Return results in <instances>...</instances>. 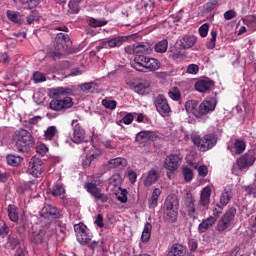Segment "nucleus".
I'll return each mask as SVG.
<instances>
[{"label": "nucleus", "mask_w": 256, "mask_h": 256, "mask_svg": "<svg viewBox=\"0 0 256 256\" xmlns=\"http://www.w3.org/2000/svg\"><path fill=\"white\" fill-rule=\"evenodd\" d=\"M13 141L18 152L27 153L35 145L34 136L26 129L16 130Z\"/></svg>", "instance_id": "1"}, {"label": "nucleus", "mask_w": 256, "mask_h": 256, "mask_svg": "<svg viewBox=\"0 0 256 256\" xmlns=\"http://www.w3.org/2000/svg\"><path fill=\"white\" fill-rule=\"evenodd\" d=\"M133 69H136L138 72H154L157 71L160 67V62L157 59L149 58L145 55H136L134 56V61L130 63Z\"/></svg>", "instance_id": "2"}, {"label": "nucleus", "mask_w": 256, "mask_h": 256, "mask_svg": "<svg viewBox=\"0 0 256 256\" xmlns=\"http://www.w3.org/2000/svg\"><path fill=\"white\" fill-rule=\"evenodd\" d=\"M71 46V41L69 39V35L59 33L57 34L54 41V52L53 57H61V55L65 54V52L69 51Z\"/></svg>", "instance_id": "3"}, {"label": "nucleus", "mask_w": 256, "mask_h": 256, "mask_svg": "<svg viewBox=\"0 0 256 256\" xmlns=\"http://www.w3.org/2000/svg\"><path fill=\"white\" fill-rule=\"evenodd\" d=\"M192 142L200 151L206 152L217 144V136L215 134H207L204 138L195 135L192 136Z\"/></svg>", "instance_id": "4"}, {"label": "nucleus", "mask_w": 256, "mask_h": 256, "mask_svg": "<svg viewBox=\"0 0 256 256\" xmlns=\"http://www.w3.org/2000/svg\"><path fill=\"white\" fill-rule=\"evenodd\" d=\"M154 105L156 111L162 117H168L171 113V107L169 105L168 99L163 94H159L155 97Z\"/></svg>", "instance_id": "5"}, {"label": "nucleus", "mask_w": 256, "mask_h": 256, "mask_svg": "<svg viewBox=\"0 0 256 256\" xmlns=\"http://www.w3.org/2000/svg\"><path fill=\"white\" fill-rule=\"evenodd\" d=\"M126 52L129 54H134V57L137 55H145L152 52L151 44L149 43H136L125 48Z\"/></svg>", "instance_id": "6"}, {"label": "nucleus", "mask_w": 256, "mask_h": 256, "mask_svg": "<svg viewBox=\"0 0 256 256\" xmlns=\"http://www.w3.org/2000/svg\"><path fill=\"white\" fill-rule=\"evenodd\" d=\"M130 89L138 95H148L150 93V83L146 80L136 79L129 83Z\"/></svg>", "instance_id": "7"}, {"label": "nucleus", "mask_w": 256, "mask_h": 256, "mask_svg": "<svg viewBox=\"0 0 256 256\" xmlns=\"http://www.w3.org/2000/svg\"><path fill=\"white\" fill-rule=\"evenodd\" d=\"M28 174L38 178L43 173V161L37 156L30 159L27 169Z\"/></svg>", "instance_id": "8"}, {"label": "nucleus", "mask_w": 256, "mask_h": 256, "mask_svg": "<svg viewBox=\"0 0 256 256\" xmlns=\"http://www.w3.org/2000/svg\"><path fill=\"white\" fill-rule=\"evenodd\" d=\"M73 106L71 97H65L64 99H53L51 100L49 107L53 111H62L69 109Z\"/></svg>", "instance_id": "9"}, {"label": "nucleus", "mask_w": 256, "mask_h": 256, "mask_svg": "<svg viewBox=\"0 0 256 256\" xmlns=\"http://www.w3.org/2000/svg\"><path fill=\"white\" fill-rule=\"evenodd\" d=\"M184 204L187 207L189 217L196 219L199 215V211L195 207V198L191 192H186L184 195Z\"/></svg>", "instance_id": "10"}, {"label": "nucleus", "mask_w": 256, "mask_h": 256, "mask_svg": "<svg viewBox=\"0 0 256 256\" xmlns=\"http://www.w3.org/2000/svg\"><path fill=\"white\" fill-rule=\"evenodd\" d=\"M256 161V157L253 152H248L237 160L236 166L239 170H248L254 162Z\"/></svg>", "instance_id": "11"}, {"label": "nucleus", "mask_w": 256, "mask_h": 256, "mask_svg": "<svg viewBox=\"0 0 256 256\" xmlns=\"http://www.w3.org/2000/svg\"><path fill=\"white\" fill-rule=\"evenodd\" d=\"M216 107H217V99L206 98L199 105L201 117L206 116L209 113H212L213 111H215Z\"/></svg>", "instance_id": "12"}, {"label": "nucleus", "mask_w": 256, "mask_h": 256, "mask_svg": "<svg viewBox=\"0 0 256 256\" xmlns=\"http://www.w3.org/2000/svg\"><path fill=\"white\" fill-rule=\"evenodd\" d=\"M84 188L95 198L96 201L100 200L102 203L108 201V196L102 193L95 183H86Z\"/></svg>", "instance_id": "13"}, {"label": "nucleus", "mask_w": 256, "mask_h": 256, "mask_svg": "<svg viewBox=\"0 0 256 256\" xmlns=\"http://www.w3.org/2000/svg\"><path fill=\"white\" fill-rule=\"evenodd\" d=\"M236 210L231 208L229 209L218 222V231L223 232L228 229L231 221H233L235 217Z\"/></svg>", "instance_id": "14"}, {"label": "nucleus", "mask_w": 256, "mask_h": 256, "mask_svg": "<svg viewBox=\"0 0 256 256\" xmlns=\"http://www.w3.org/2000/svg\"><path fill=\"white\" fill-rule=\"evenodd\" d=\"M181 164V158L178 155H169L165 158L163 167L171 173L178 170Z\"/></svg>", "instance_id": "15"}, {"label": "nucleus", "mask_w": 256, "mask_h": 256, "mask_svg": "<svg viewBox=\"0 0 256 256\" xmlns=\"http://www.w3.org/2000/svg\"><path fill=\"white\" fill-rule=\"evenodd\" d=\"M185 110L189 118H201L200 105L195 100H188L185 103Z\"/></svg>", "instance_id": "16"}, {"label": "nucleus", "mask_w": 256, "mask_h": 256, "mask_svg": "<svg viewBox=\"0 0 256 256\" xmlns=\"http://www.w3.org/2000/svg\"><path fill=\"white\" fill-rule=\"evenodd\" d=\"M101 155V151L96 148V146H91V148L87 151L86 158L82 162V166L86 169L90 167L91 163L98 159Z\"/></svg>", "instance_id": "17"}, {"label": "nucleus", "mask_w": 256, "mask_h": 256, "mask_svg": "<svg viewBox=\"0 0 256 256\" xmlns=\"http://www.w3.org/2000/svg\"><path fill=\"white\" fill-rule=\"evenodd\" d=\"M72 142L76 144H81L86 141V132L80 126V124H76L73 130V136L71 138Z\"/></svg>", "instance_id": "18"}, {"label": "nucleus", "mask_w": 256, "mask_h": 256, "mask_svg": "<svg viewBox=\"0 0 256 256\" xmlns=\"http://www.w3.org/2000/svg\"><path fill=\"white\" fill-rule=\"evenodd\" d=\"M41 217L49 220L57 219L59 217V211L51 205H45L41 210Z\"/></svg>", "instance_id": "19"}, {"label": "nucleus", "mask_w": 256, "mask_h": 256, "mask_svg": "<svg viewBox=\"0 0 256 256\" xmlns=\"http://www.w3.org/2000/svg\"><path fill=\"white\" fill-rule=\"evenodd\" d=\"M215 223H217V217L209 216L199 224L198 232L206 233L207 230L211 229L215 225Z\"/></svg>", "instance_id": "20"}, {"label": "nucleus", "mask_w": 256, "mask_h": 256, "mask_svg": "<svg viewBox=\"0 0 256 256\" xmlns=\"http://www.w3.org/2000/svg\"><path fill=\"white\" fill-rule=\"evenodd\" d=\"M211 88H213V81L209 79L199 80L195 83V89L200 93H207L211 91Z\"/></svg>", "instance_id": "21"}, {"label": "nucleus", "mask_w": 256, "mask_h": 256, "mask_svg": "<svg viewBox=\"0 0 256 256\" xmlns=\"http://www.w3.org/2000/svg\"><path fill=\"white\" fill-rule=\"evenodd\" d=\"M211 200V187L206 186L200 193L199 205L207 208Z\"/></svg>", "instance_id": "22"}, {"label": "nucleus", "mask_w": 256, "mask_h": 256, "mask_svg": "<svg viewBox=\"0 0 256 256\" xmlns=\"http://www.w3.org/2000/svg\"><path fill=\"white\" fill-rule=\"evenodd\" d=\"M127 165H128L127 160L119 157V158L111 159L110 161H108V163L106 164V167L108 169H114V168L123 169Z\"/></svg>", "instance_id": "23"}, {"label": "nucleus", "mask_w": 256, "mask_h": 256, "mask_svg": "<svg viewBox=\"0 0 256 256\" xmlns=\"http://www.w3.org/2000/svg\"><path fill=\"white\" fill-rule=\"evenodd\" d=\"M186 255V247L182 244H173L169 251L167 256H185Z\"/></svg>", "instance_id": "24"}, {"label": "nucleus", "mask_w": 256, "mask_h": 256, "mask_svg": "<svg viewBox=\"0 0 256 256\" xmlns=\"http://www.w3.org/2000/svg\"><path fill=\"white\" fill-rule=\"evenodd\" d=\"M161 194H162V191L159 188H155L152 191V194H151L150 198L148 199V208L154 209L158 206V202H159V198H160Z\"/></svg>", "instance_id": "25"}, {"label": "nucleus", "mask_w": 256, "mask_h": 256, "mask_svg": "<svg viewBox=\"0 0 256 256\" xmlns=\"http://www.w3.org/2000/svg\"><path fill=\"white\" fill-rule=\"evenodd\" d=\"M6 16H7L8 20H10L11 22H13L15 24H18V25L23 24L24 21H25V16L24 15H21V13L14 12V11H11V10H8L6 12Z\"/></svg>", "instance_id": "26"}, {"label": "nucleus", "mask_w": 256, "mask_h": 256, "mask_svg": "<svg viewBox=\"0 0 256 256\" xmlns=\"http://www.w3.org/2000/svg\"><path fill=\"white\" fill-rule=\"evenodd\" d=\"M164 205H165V210L167 211L178 210L179 208L177 197L174 195L167 196Z\"/></svg>", "instance_id": "27"}, {"label": "nucleus", "mask_w": 256, "mask_h": 256, "mask_svg": "<svg viewBox=\"0 0 256 256\" xmlns=\"http://www.w3.org/2000/svg\"><path fill=\"white\" fill-rule=\"evenodd\" d=\"M155 137V134L153 131H140L138 134H136V141L140 143H145L147 141L153 140Z\"/></svg>", "instance_id": "28"}, {"label": "nucleus", "mask_w": 256, "mask_h": 256, "mask_svg": "<svg viewBox=\"0 0 256 256\" xmlns=\"http://www.w3.org/2000/svg\"><path fill=\"white\" fill-rule=\"evenodd\" d=\"M152 229H153V226H152L151 222H146L144 224V229L142 230V236L140 238L142 243L146 244L150 241Z\"/></svg>", "instance_id": "29"}, {"label": "nucleus", "mask_w": 256, "mask_h": 256, "mask_svg": "<svg viewBox=\"0 0 256 256\" xmlns=\"http://www.w3.org/2000/svg\"><path fill=\"white\" fill-rule=\"evenodd\" d=\"M197 42V38L194 35H187L180 39V46L184 49L193 47Z\"/></svg>", "instance_id": "30"}, {"label": "nucleus", "mask_w": 256, "mask_h": 256, "mask_svg": "<svg viewBox=\"0 0 256 256\" xmlns=\"http://www.w3.org/2000/svg\"><path fill=\"white\" fill-rule=\"evenodd\" d=\"M159 179V175L155 170L148 171L145 179H144V186L149 187Z\"/></svg>", "instance_id": "31"}, {"label": "nucleus", "mask_w": 256, "mask_h": 256, "mask_svg": "<svg viewBox=\"0 0 256 256\" xmlns=\"http://www.w3.org/2000/svg\"><path fill=\"white\" fill-rule=\"evenodd\" d=\"M7 213L10 221L18 223L19 221V209L15 205H8Z\"/></svg>", "instance_id": "32"}, {"label": "nucleus", "mask_w": 256, "mask_h": 256, "mask_svg": "<svg viewBox=\"0 0 256 256\" xmlns=\"http://www.w3.org/2000/svg\"><path fill=\"white\" fill-rule=\"evenodd\" d=\"M71 93V89L67 87H58V88H53L50 91V94L53 98H61L65 95H69Z\"/></svg>", "instance_id": "33"}, {"label": "nucleus", "mask_w": 256, "mask_h": 256, "mask_svg": "<svg viewBox=\"0 0 256 256\" xmlns=\"http://www.w3.org/2000/svg\"><path fill=\"white\" fill-rule=\"evenodd\" d=\"M77 237V241L81 244V245H87L90 243L91 239H92V234L90 233V231H86L82 234H78L76 235Z\"/></svg>", "instance_id": "34"}, {"label": "nucleus", "mask_w": 256, "mask_h": 256, "mask_svg": "<svg viewBox=\"0 0 256 256\" xmlns=\"http://www.w3.org/2000/svg\"><path fill=\"white\" fill-rule=\"evenodd\" d=\"M6 161H7L8 165L17 167L22 163L23 158L21 156H17V155H8L6 157Z\"/></svg>", "instance_id": "35"}, {"label": "nucleus", "mask_w": 256, "mask_h": 256, "mask_svg": "<svg viewBox=\"0 0 256 256\" xmlns=\"http://www.w3.org/2000/svg\"><path fill=\"white\" fill-rule=\"evenodd\" d=\"M107 41L109 48H115L120 47L123 44L124 38L121 36H113L109 38Z\"/></svg>", "instance_id": "36"}, {"label": "nucleus", "mask_w": 256, "mask_h": 256, "mask_svg": "<svg viewBox=\"0 0 256 256\" xmlns=\"http://www.w3.org/2000/svg\"><path fill=\"white\" fill-rule=\"evenodd\" d=\"M178 217V210H165L164 219L169 223H174Z\"/></svg>", "instance_id": "37"}, {"label": "nucleus", "mask_w": 256, "mask_h": 256, "mask_svg": "<svg viewBox=\"0 0 256 256\" xmlns=\"http://www.w3.org/2000/svg\"><path fill=\"white\" fill-rule=\"evenodd\" d=\"M168 45H169L168 40L163 39L155 44L154 50L155 52H158V53H165L168 49Z\"/></svg>", "instance_id": "38"}, {"label": "nucleus", "mask_w": 256, "mask_h": 256, "mask_svg": "<svg viewBox=\"0 0 256 256\" xmlns=\"http://www.w3.org/2000/svg\"><path fill=\"white\" fill-rule=\"evenodd\" d=\"M30 242L33 244H40L43 241V232L42 231H33L30 234Z\"/></svg>", "instance_id": "39"}, {"label": "nucleus", "mask_w": 256, "mask_h": 256, "mask_svg": "<svg viewBox=\"0 0 256 256\" xmlns=\"http://www.w3.org/2000/svg\"><path fill=\"white\" fill-rule=\"evenodd\" d=\"M187 163L191 165L194 169H196L198 171L199 176L201 177H206L207 174L209 173V169L205 165L199 166L198 164H194L190 161H188Z\"/></svg>", "instance_id": "40"}, {"label": "nucleus", "mask_w": 256, "mask_h": 256, "mask_svg": "<svg viewBox=\"0 0 256 256\" xmlns=\"http://www.w3.org/2000/svg\"><path fill=\"white\" fill-rule=\"evenodd\" d=\"M57 135V127L52 125L49 126L46 130H45V134H44V138L47 141H51L54 139V136Z\"/></svg>", "instance_id": "41"}, {"label": "nucleus", "mask_w": 256, "mask_h": 256, "mask_svg": "<svg viewBox=\"0 0 256 256\" xmlns=\"http://www.w3.org/2000/svg\"><path fill=\"white\" fill-rule=\"evenodd\" d=\"M243 23L250 29L251 32L256 31V17L250 16L244 18Z\"/></svg>", "instance_id": "42"}, {"label": "nucleus", "mask_w": 256, "mask_h": 256, "mask_svg": "<svg viewBox=\"0 0 256 256\" xmlns=\"http://www.w3.org/2000/svg\"><path fill=\"white\" fill-rule=\"evenodd\" d=\"M88 24H89L91 27L98 28V27L105 26V25L107 24V21L104 20V19H94V18H90V19L88 20Z\"/></svg>", "instance_id": "43"}, {"label": "nucleus", "mask_w": 256, "mask_h": 256, "mask_svg": "<svg viewBox=\"0 0 256 256\" xmlns=\"http://www.w3.org/2000/svg\"><path fill=\"white\" fill-rule=\"evenodd\" d=\"M168 97L173 101H179L181 99V92L178 87H174L168 92Z\"/></svg>", "instance_id": "44"}, {"label": "nucleus", "mask_w": 256, "mask_h": 256, "mask_svg": "<svg viewBox=\"0 0 256 256\" xmlns=\"http://www.w3.org/2000/svg\"><path fill=\"white\" fill-rule=\"evenodd\" d=\"M210 40L209 42L207 43V48L208 49H213L215 48V44L217 42V30L213 29L210 33Z\"/></svg>", "instance_id": "45"}, {"label": "nucleus", "mask_w": 256, "mask_h": 256, "mask_svg": "<svg viewBox=\"0 0 256 256\" xmlns=\"http://www.w3.org/2000/svg\"><path fill=\"white\" fill-rule=\"evenodd\" d=\"M20 241L16 236H9L6 243L7 248L15 249L19 245Z\"/></svg>", "instance_id": "46"}, {"label": "nucleus", "mask_w": 256, "mask_h": 256, "mask_svg": "<svg viewBox=\"0 0 256 256\" xmlns=\"http://www.w3.org/2000/svg\"><path fill=\"white\" fill-rule=\"evenodd\" d=\"M183 176H184V180L187 182H190L193 180L194 178V173L193 170L188 168V167H184L182 170Z\"/></svg>", "instance_id": "47"}, {"label": "nucleus", "mask_w": 256, "mask_h": 256, "mask_svg": "<svg viewBox=\"0 0 256 256\" xmlns=\"http://www.w3.org/2000/svg\"><path fill=\"white\" fill-rule=\"evenodd\" d=\"M234 148H235L236 154H241L244 152L246 148V144L245 142H243V140H236V142L234 143Z\"/></svg>", "instance_id": "48"}, {"label": "nucleus", "mask_w": 256, "mask_h": 256, "mask_svg": "<svg viewBox=\"0 0 256 256\" xmlns=\"http://www.w3.org/2000/svg\"><path fill=\"white\" fill-rule=\"evenodd\" d=\"M74 231L76 236L81 235L89 231V229L84 225L83 223L75 224L74 225Z\"/></svg>", "instance_id": "49"}, {"label": "nucleus", "mask_w": 256, "mask_h": 256, "mask_svg": "<svg viewBox=\"0 0 256 256\" xmlns=\"http://www.w3.org/2000/svg\"><path fill=\"white\" fill-rule=\"evenodd\" d=\"M36 152L41 156H45L49 152V147L47 146V144H43V143L37 144Z\"/></svg>", "instance_id": "50"}, {"label": "nucleus", "mask_w": 256, "mask_h": 256, "mask_svg": "<svg viewBox=\"0 0 256 256\" xmlns=\"http://www.w3.org/2000/svg\"><path fill=\"white\" fill-rule=\"evenodd\" d=\"M102 105L106 109L114 110L117 107V102L115 100L103 99L102 100Z\"/></svg>", "instance_id": "51"}, {"label": "nucleus", "mask_w": 256, "mask_h": 256, "mask_svg": "<svg viewBox=\"0 0 256 256\" xmlns=\"http://www.w3.org/2000/svg\"><path fill=\"white\" fill-rule=\"evenodd\" d=\"M65 193V187L63 184H56L53 188L52 194L54 196H60Z\"/></svg>", "instance_id": "52"}, {"label": "nucleus", "mask_w": 256, "mask_h": 256, "mask_svg": "<svg viewBox=\"0 0 256 256\" xmlns=\"http://www.w3.org/2000/svg\"><path fill=\"white\" fill-rule=\"evenodd\" d=\"M82 0H71L68 4V7L73 13H78L79 7L78 5L81 3Z\"/></svg>", "instance_id": "53"}, {"label": "nucleus", "mask_w": 256, "mask_h": 256, "mask_svg": "<svg viewBox=\"0 0 256 256\" xmlns=\"http://www.w3.org/2000/svg\"><path fill=\"white\" fill-rule=\"evenodd\" d=\"M33 80L35 83L40 84L46 81V77L41 72H35L33 74Z\"/></svg>", "instance_id": "54"}, {"label": "nucleus", "mask_w": 256, "mask_h": 256, "mask_svg": "<svg viewBox=\"0 0 256 256\" xmlns=\"http://www.w3.org/2000/svg\"><path fill=\"white\" fill-rule=\"evenodd\" d=\"M127 190L126 189H121L120 188V193L116 194L117 195V199L121 202V203H126L128 201L127 198Z\"/></svg>", "instance_id": "55"}, {"label": "nucleus", "mask_w": 256, "mask_h": 256, "mask_svg": "<svg viewBox=\"0 0 256 256\" xmlns=\"http://www.w3.org/2000/svg\"><path fill=\"white\" fill-rule=\"evenodd\" d=\"M230 198H231L230 192H229V191H225V192H223V193L221 194V196H220V203H221L223 206H225V205H227V204L229 203Z\"/></svg>", "instance_id": "56"}, {"label": "nucleus", "mask_w": 256, "mask_h": 256, "mask_svg": "<svg viewBox=\"0 0 256 256\" xmlns=\"http://www.w3.org/2000/svg\"><path fill=\"white\" fill-rule=\"evenodd\" d=\"M186 72L190 75H197L199 73V66L197 64H190Z\"/></svg>", "instance_id": "57"}, {"label": "nucleus", "mask_w": 256, "mask_h": 256, "mask_svg": "<svg viewBox=\"0 0 256 256\" xmlns=\"http://www.w3.org/2000/svg\"><path fill=\"white\" fill-rule=\"evenodd\" d=\"M199 34L202 38L207 37V34H209V24L205 23L201 25L199 28Z\"/></svg>", "instance_id": "58"}, {"label": "nucleus", "mask_w": 256, "mask_h": 256, "mask_svg": "<svg viewBox=\"0 0 256 256\" xmlns=\"http://www.w3.org/2000/svg\"><path fill=\"white\" fill-rule=\"evenodd\" d=\"M20 2L24 5L27 4L29 9H32V8L37 7L39 5L38 0H20Z\"/></svg>", "instance_id": "59"}, {"label": "nucleus", "mask_w": 256, "mask_h": 256, "mask_svg": "<svg viewBox=\"0 0 256 256\" xmlns=\"http://www.w3.org/2000/svg\"><path fill=\"white\" fill-rule=\"evenodd\" d=\"M134 120V115L133 113H127L123 119H122V123H124L125 125H130Z\"/></svg>", "instance_id": "60"}, {"label": "nucleus", "mask_w": 256, "mask_h": 256, "mask_svg": "<svg viewBox=\"0 0 256 256\" xmlns=\"http://www.w3.org/2000/svg\"><path fill=\"white\" fill-rule=\"evenodd\" d=\"M38 20H39V17L37 16V12L32 11L31 14L29 15V17L27 18V23L32 24Z\"/></svg>", "instance_id": "61"}, {"label": "nucleus", "mask_w": 256, "mask_h": 256, "mask_svg": "<svg viewBox=\"0 0 256 256\" xmlns=\"http://www.w3.org/2000/svg\"><path fill=\"white\" fill-rule=\"evenodd\" d=\"M128 178L130 183L134 184L137 181V174L133 170L128 171Z\"/></svg>", "instance_id": "62"}, {"label": "nucleus", "mask_w": 256, "mask_h": 256, "mask_svg": "<svg viewBox=\"0 0 256 256\" xmlns=\"http://www.w3.org/2000/svg\"><path fill=\"white\" fill-rule=\"evenodd\" d=\"M235 16H236V13H235V11H233V10H229V11H227V12L224 13V18H225V20H231V19H233Z\"/></svg>", "instance_id": "63"}, {"label": "nucleus", "mask_w": 256, "mask_h": 256, "mask_svg": "<svg viewBox=\"0 0 256 256\" xmlns=\"http://www.w3.org/2000/svg\"><path fill=\"white\" fill-rule=\"evenodd\" d=\"M110 181L111 183H114V185H118L121 182V176L119 174H114Z\"/></svg>", "instance_id": "64"}]
</instances>
